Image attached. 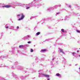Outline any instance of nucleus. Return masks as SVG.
Returning <instances> with one entry per match:
<instances>
[{
	"label": "nucleus",
	"mask_w": 80,
	"mask_h": 80,
	"mask_svg": "<svg viewBox=\"0 0 80 80\" xmlns=\"http://www.w3.org/2000/svg\"><path fill=\"white\" fill-rule=\"evenodd\" d=\"M39 72V75L38 76V77H40V76H41V77H42L43 75V70H40Z\"/></svg>",
	"instance_id": "1"
},
{
	"label": "nucleus",
	"mask_w": 80,
	"mask_h": 80,
	"mask_svg": "<svg viewBox=\"0 0 80 80\" xmlns=\"http://www.w3.org/2000/svg\"><path fill=\"white\" fill-rule=\"evenodd\" d=\"M23 39H27L28 40H29V39H30V36L28 35L25 36L23 38Z\"/></svg>",
	"instance_id": "2"
},
{
	"label": "nucleus",
	"mask_w": 80,
	"mask_h": 80,
	"mask_svg": "<svg viewBox=\"0 0 80 80\" xmlns=\"http://www.w3.org/2000/svg\"><path fill=\"white\" fill-rule=\"evenodd\" d=\"M22 16H21V18H19L18 20L20 21V20H23V18H24L25 17V16H24V15H23V14H22Z\"/></svg>",
	"instance_id": "3"
},
{
	"label": "nucleus",
	"mask_w": 80,
	"mask_h": 80,
	"mask_svg": "<svg viewBox=\"0 0 80 80\" xmlns=\"http://www.w3.org/2000/svg\"><path fill=\"white\" fill-rule=\"evenodd\" d=\"M16 5H18V6H23L24 5H25L24 4H22L20 3H17L16 4Z\"/></svg>",
	"instance_id": "4"
},
{
	"label": "nucleus",
	"mask_w": 80,
	"mask_h": 80,
	"mask_svg": "<svg viewBox=\"0 0 80 80\" xmlns=\"http://www.w3.org/2000/svg\"><path fill=\"white\" fill-rule=\"evenodd\" d=\"M11 6L8 5H4L2 6V7H6V8H10L11 7Z\"/></svg>",
	"instance_id": "5"
},
{
	"label": "nucleus",
	"mask_w": 80,
	"mask_h": 80,
	"mask_svg": "<svg viewBox=\"0 0 80 80\" xmlns=\"http://www.w3.org/2000/svg\"><path fill=\"white\" fill-rule=\"evenodd\" d=\"M43 75L42 76V77H47L48 78L49 77V76L48 75V74H42Z\"/></svg>",
	"instance_id": "6"
},
{
	"label": "nucleus",
	"mask_w": 80,
	"mask_h": 80,
	"mask_svg": "<svg viewBox=\"0 0 80 80\" xmlns=\"http://www.w3.org/2000/svg\"><path fill=\"white\" fill-rule=\"evenodd\" d=\"M60 51L62 53H63V54H65V53H64V52L63 51V50L62 49H60Z\"/></svg>",
	"instance_id": "7"
},
{
	"label": "nucleus",
	"mask_w": 80,
	"mask_h": 80,
	"mask_svg": "<svg viewBox=\"0 0 80 80\" xmlns=\"http://www.w3.org/2000/svg\"><path fill=\"white\" fill-rule=\"evenodd\" d=\"M19 48H23V47H24V46L23 45H20L19 46Z\"/></svg>",
	"instance_id": "8"
},
{
	"label": "nucleus",
	"mask_w": 80,
	"mask_h": 80,
	"mask_svg": "<svg viewBox=\"0 0 80 80\" xmlns=\"http://www.w3.org/2000/svg\"><path fill=\"white\" fill-rule=\"evenodd\" d=\"M11 29H12V30H14V27L11 26Z\"/></svg>",
	"instance_id": "9"
},
{
	"label": "nucleus",
	"mask_w": 80,
	"mask_h": 80,
	"mask_svg": "<svg viewBox=\"0 0 80 80\" xmlns=\"http://www.w3.org/2000/svg\"><path fill=\"white\" fill-rule=\"evenodd\" d=\"M30 5H31V3L27 4L26 6L27 7H29V6H30Z\"/></svg>",
	"instance_id": "10"
},
{
	"label": "nucleus",
	"mask_w": 80,
	"mask_h": 80,
	"mask_svg": "<svg viewBox=\"0 0 80 80\" xmlns=\"http://www.w3.org/2000/svg\"><path fill=\"white\" fill-rule=\"evenodd\" d=\"M40 33V32H38L36 33L37 35H38Z\"/></svg>",
	"instance_id": "11"
},
{
	"label": "nucleus",
	"mask_w": 80,
	"mask_h": 80,
	"mask_svg": "<svg viewBox=\"0 0 80 80\" xmlns=\"http://www.w3.org/2000/svg\"><path fill=\"white\" fill-rule=\"evenodd\" d=\"M72 54L73 56H74V55H75V53L73 52L72 53Z\"/></svg>",
	"instance_id": "12"
},
{
	"label": "nucleus",
	"mask_w": 80,
	"mask_h": 80,
	"mask_svg": "<svg viewBox=\"0 0 80 80\" xmlns=\"http://www.w3.org/2000/svg\"><path fill=\"white\" fill-rule=\"evenodd\" d=\"M41 51H42V52H45L46 51V50L45 49H44L43 50H42Z\"/></svg>",
	"instance_id": "13"
},
{
	"label": "nucleus",
	"mask_w": 80,
	"mask_h": 80,
	"mask_svg": "<svg viewBox=\"0 0 80 80\" xmlns=\"http://www.w3.org/2000/svg\"><path fill=\"white\" fill-rule=\"evenodd\" d=\"M62 32H64V29H61Z\"/></svg>",
	"instance_id": "14"
},
{
	"label": "nucleus",
	"mask_w": 80,
	"mask_h": 80,
	"mask_svg": "<svg viewBox=\"0 0 80 80\" xmlns=\"http://www.w3.org/2000/svg\"><path fill=\"white\" fill-rule=\"evenodd\" d=\"M56 75H57V76H59L60 74H59V73H57V74H56Z\"/></svg>",
	"instance_id": "15"
},
{
	"label": "nucleus",
	"mask_w": 80,
	"mask_h": 80,
	"mask_svg": "<svg viewBox=\"0 0 80 80\" xmlns=\"http://www.w3.org/2000/svg\"><path fill=\"white\" fill-rule=\"evenodd\" d=\"M31 52H33V49H31Z\"/></svg>",
	"instance_id": "16"
},
{
	"label": "nucleus",
	"mask_w": 80,
	"mask_h": 80,
	"mask_svg": "<svg viewBox=\"0 0 80 80\" xmlns=\"http://www.w3.org/2000/svg\"><path fill=\"white\" fill-rule=\"evenodd\" d=\"M28 43H31V42L30 41H28Z\"/></svg>",
	"instance_id": "17"
},
{
	"label": "nucleus",
	"mask_w": 80,
	"mask_h": 80,
	"mask_svg": "<svg viewBox=\"0 0 80 80\" xmlns=\"http://www.w3.org/2000/svg\"><path fill=\"white\" fill-rule=\"evenodd\" d=\"M77 32L78 33H80V31H79V30H77Z\"/></svg>",
	"instance_id": "18"
},
{
	"label": "nucleus",
	"mask_w": 80,
	"mask_h": 80,
	"mask_svg": "<svg viewBox=\"0 0 80 80\" xmlns=\"http://www.w3.org/2000/svg\"><path fill=\"white\" fill-rule=\"evenodd\" d=\"M29 8H30V7H27L26 8V9H28Z\"/></svg>",
	"instance_id": "19"
},
{
	"label": "nucleus",
	"mask_w": 80,
	"mask_h": 80,
	"mask_svg": "<svg viewBox=\"0 0 80 80\" xmlns=\"http://www.w3.org/2000/svg\"><path fill=\"white\" fill-rule=\"evenodd\" d=\"M5 28H8V26H7L6 27H5Z\"/></svg>",
	"instance_id": "20"
},
{
	"label": "nucleus",
	"mask_w": 80,
	"mask_h": 80,
	"mask_svg": "<svg viewBox=\"0 0 80 80\" xmlns=\"http://www.w3.org/2000/svg\"><path fill=\"white\" fill-rule=\"evenodd\" d=\"M18 28H19V27L18 26L17 27V29H18Z\"/></svg>",
	"instance_id": "21"
},
{
	"label": "nucleus",
	"mask_w": 80,
	"mask_h": 80,
	"mask_svg": "<svg viewBox=\"0 0 80 80\" xmlns=\"http://www.w3.org/2000/svg\"><path fill=\"white\" fill-rule=\"evenodd\" d=\"M54 59H55V58H52V61L53 60H54Z\"/></svg>",
	"instance_id": "22"
},
{
	"label": "nucleus",
	"mask_w": 80,
	"mask_h": 80,
	"mask_svg": "<svg viewBox=\"0 0 80 80\" xmlns=\"http://www.w3.org/2000/svg\"><path fill=\"white\" fill-rule=\"evenodd\" d=\"M19 16H20V14H18V17H19Z\"/></svg>",
	"instance_id": "23"
},
{
	"label": "nucleus",
	"mask_w": 80,
	"mask_h": 80,
	"mask_svg": "<svg viewBox=\"0 0 80 80\" xmlns=\"http://www.w3.org/2000/svg\"><path fill=\"white\" fill-rule=\"evenodd\" d=\"M2 52H3V51H0V53H2Z\"/></svg>",
	"instance_id": "24"
},
{
	"label": "nucleus",
	"mask_w": 80,
	"mask_h": 80,
	"mask_svg": "<svg viewBox=\"0 0 80 80\" xmlns=\"http://www.w3.org/2000/svg\"><path fill=\"white\" fill-rule=\"evenodd\" d=\"M48 10H50V8H48Z\"/></svg>",
	"instance_id": "25"
},
{
	"label": "nucleus",
	"mask_w": 80,
	"mask_h": 80,
	"mask_svg": "<svg viewBox=\"0 0 80 80\" xmlns=\"http://www.w3.org/2000/svg\"><path fill=\"white\" fill-rule=\"evenodd\" d=\"M77 53H78V52H79V51L78 50V51H77Z\"/></svg>",
	"instance_id": "26"
},
{
	"label": "nucleus",
	"mask_w": 80,
	"mask_h": 80,
	"mask_svg": "<svg viewBox=\"0 0 80 80\" xmlns=\"http://www.w3.org/2000/svg\"><path fill=\"white\" fill-rule=\"evenodd\" d=\"M69 7H70V8H71V6L70 5L69 6Z\"/></svg>",
	"instance_id": "27"
},
{
	"label": "nucleus",
	"mask_w": 80,
	"mask_h": 80,
	"mask_svg": "<svg viewBox=\"0 0 80 80\" xmlns=\"http://www.w3.org/2000/svg\"><path fill=\"white\" fill-rule=\"evenodd\" d=\"M17 62H15V64H17Z\"/></svg>",
	"instance_id": "28"
},
{
	"label": "nucleus",
	"mask_w": 80,
	"mask_h": 80,
	"mask_svg": "<svg viewBox=\"0 0 80 80\" xmlns=\"http://www.w3.org/2000/svg\"><path fill=\"white\" fill-rule=\"evenodd\" d=\"M34 7H36V5H34Z\"/></svg>",
	"instance_id": "29"
},
{
	"label": "nucleus",
	"mask_w": 80,
	"mask_h": 80,
	"mask_svg": "<svg viewBox=\"0 0 80 80\" xmlns=\"http://www.w3.org/2000/svg\"><path fill=\"white\" fill-rule=\"evenodd\" d=\"M48 80H50V79H49V78L48 79Z\"/></svg>",
	"instance_id": "30"
},
{
	"label": "nucleus",
	"mask_w": 80,
	"mask_h": 80,
	"mask_svg": "<svg viewBox=\"0 0 80 80\" xmlns=\"http://www.w3.org/2000/svg\"><path fill=\"white\" fill-rule=\"evenodd\" d=\"M75 65H76V66H77V64H75Z\"/></svg>",
	"instance_id": "31"
},
{
	"label": "nucleus",
	"mask_w": 80,
	"mask_h": 80,
	"mask_svg": "<svg viewBox=\"0 0 80 80\" xmlns=\"http://www.w3.org/2000/svg\"><path fill=\"white\" fill-rule=\"evenodd\" d=\"M59 13L58 12L57 13V14H58Z\"/></svg>",
	"instance_id": "32"
},
{
	"label": "nucleus",
	"mask_w": 80,
	"mask_h": 80,
	"mask_svg": "<svg viewBox=\"0 0 80 80\" xmlns=\"http://www.w3.org/2000/svg\"><path fill=\"white\" fill-rule=\"evenodd\" d=\"M19 52V51H18V52Z\"/></svg>",
	"instance_id": "33"
},
{
	"label": "nucleus",
	"mask_w": 80,
	"mask_h": 80,
	"mask_svg": "<svg viewBox=\"0 0 80 80\" xmlns=\"http://www.w3.org/2000/svg\"><path fill=\"white\" fill-rule=\"evenodd\" d=\"M79 57H80V55H79Z\"/></svg>",
	"instance_id": "34"
},
{
	"label": "nucleus",
	"mask_w": 80,
	"mask_h": 80,
	"mask_svg": "<svg viewBox=\"0 0 80 80\" xmlns=\"http://www.w3.org/2000/svg\"><path fill=\"white\" fill-rule=\"evenodd\" d=\"M79 49H80V48H79Z\"/></svg>",
	"instance_id": "35"
},
{
	"label": "nucleus",
	"mask_w": 80,
	"mask_h": 80,
	"mask_svg": "<svg viewBox=\"0 0 80 80\" xmlns=\"http://www.w3.org/2000/svg\"><path fill=\"white\" fill-rule=\"evenodd\" d=\"M34 1H35V0Z\"/></svg>",
	"instance_id": "36"
}]
</instances>
